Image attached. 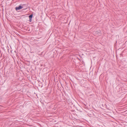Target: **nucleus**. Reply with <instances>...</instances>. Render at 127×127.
Listing matches in <instances>:
<instances>
[{"mask_svg":"<svg viewBox=\"0 0 127 127\" xmlns=\"http://www.w3.org/2000/svg\"><path fill=\"white\" fill-rule=\"evenodd\" d=\"M23 7V5H19L18 7H16L15 8V10L16 11H18L22 9Z\"/></svg>","mask_w":127,"mask_h":127,"instance_id":"obj_1","label":"nucleus"},{"mask_svg":"<svg viewBox=\"0 0 127 127\" xmlns=\"http://www.w3.org/2000/svg\"><path fill=\"white\" fill-rule=\"evenodd\" d=\"M27 8H25V9H23V10H22L21 11H23V10H25Z\"/></svg>","mask_w":127,"mask_h":127,"instance_id":"obj_3","label":"nucleus"},{"mask_svg":"<svg viewBox=\"0 0 127 127\" xmlns=\"http://www.w3.org/2000/svg\"><path fill=\"white\" fill-rule=\"evenodd\" d=\"M33 16V14H31L29 16V21L30 22H31L32 21V19Z\"/></svg>","mask_w":127,"mask_h":127,"instance_id":"obj_2","label":"nucleus"},{"mask_svg":"<svg viewBox=\"0 0 127 127\" xmlns=\"http://www.w3.org/2000/svg\"><path fill=\"white\" fill-rule=\"evenodd\" d=\"M1 106V105H0V107Z\"/></svg>","mask_w":127,"mask_h":127,"instance_id":"obj_4","label":"nucleus"}]
</instances>
